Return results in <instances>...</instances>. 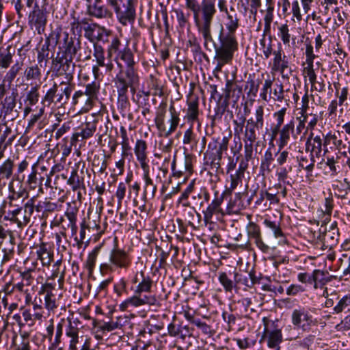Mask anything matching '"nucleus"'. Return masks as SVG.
Listing matches in <instances>:
<instances>
[{
  "label": "nucleus",
  "instance_id": "bf43d9fd",
  "mask_svg": "<svg viewBox=\"0 0 350 350\" xmlns=\"http://www.w3.org/2000/svg\"><path fill=\"white\" fill-rule=\"evenodd\" d=\"M100 251V247H96L88 256L85 265L88 269L92 272L95 267L98 254Z\"/></svg>",
  "mask_w": 350,
  "mask_h": 350
},
{
  "label": "nucleus",
  "instance_id": "f257e3e1",
  "mask_svg": "<svg viewBox=\"0 0 350 350\" xmlns=\"http://www.w3.org/2000/svg\"><path fill=\"white\" fill-rule=\"evenodd\" d=\"M217 7L221 12L226 14V20L224 25L227 32L223 34L221 30L219 36L220 45L216 49V55L213 58V63L216 64L213 70L215 76L221 72L225 65L232 63L234 53L238 49L235 32L239 27V18L234 8L230 7L228 11L226 0H218Z\"/></svg>",
  "mask_w": 350,
  "mask_h": 350
},
{
  "label": "nucleus",
  "instance_id": "7ed1b4c3",
  "mask_svg": "<svg viewBox=\"0 0 350 350\" xmlns=\"http://www.w3.org/2000/svg\"><path fill=\"white\" fill-rule=\"evenodd\" d=\"M109 7L113 10L118 21L124 26L133 25L136 18V2L135 0H106Z\"/></svg>",
  "mask_w": 350,
  "mask_h": 350
},
{
  "label": "nucleus",
  "instance_id": "a211bd4d",
  "mask_svg": "<svg viewBox=\"0 0 350 350\" xmlns=\"http://www.w3.org/2000/svg\"><path fill=\"white\" fill-rule=\"evenodd\" d=\"M248 237L254 240L256 245L264 253L269 251V247L265 244L262 239L260 226L254 222L250 221L246 227Z\"/></svg>",
  "mask_w": 350,
  "mask_h": 350
},
{
  "label": "nucleus",
  "instance_id": "9d476101",
  "mask_svg": "<svg viewBox=\"0 0 350 350\" xmlns=\"http://www.w3.org/2000/svg\"><path fill=\"white\" fill-rule=\"evenodd\" d=\"M99 88V84L96 81H93L85 85L84 92L82 90L76 91L72 98V105H77L79 104V97L86 96V99L84 100L85 106L83 109L85 111L90 109L93 106L94 100L97 98Z\"/></svg>",
  "mask_w": 350,
  "mask_h": 350
},
{
  "label": "nucleus",
  "instance_id": "603ef678",
  "mask_svg": "<svg viewBox=\"0 0 350 350\" xmlns=\"http://www.w3.org/2000/svg\"><path fill=\"white\" fill-rule=\"evenodd\" d=\"M34 201V198H32L29 200L25 205L23 215V224H25V226H26L30 221V217L33 212Z\"/></svg>",
  "mask_w": 350,
  "mask_h": 350
},
{
  "label": "nucleus",
  "instance_id": "7c9ffc66",
  "mask_svg": "<svg viewBox=\"0 0 350 350\" xmlns=\"http://www.w3.org/2000/svg\"><path fill=\"white\" fill-rule=\"evenodd\" d=\"M10 194L8 197L9 204L10 206H17L18 204L16 202H23L25 199L28 197V193L25 189L20 188L18 191H15L13 189L12 183L10 185Z\"/></svg>",
  "mask_w": 350,
  "mask_h": 350
},
{
  "label": "nucleus",
  "instance_id": "774afa93",
  "mask_svg": "<svg viewBox=\"0 0 350 350\" xmlns=\"http://www.w3.org/2000/svg\"><path fill=\"white\" fill-rule=\"evenodd\" d=\"M81 347L79 350H96L95 347L92 345V340L87 336L80 337Z\"/></svg>",
  "mask_w": 350,
  "mask_h": 350
},
{
  "label": "nucleus",
  "instance_id": "5fc2aeb1",
  "mask_svg": "<svg viewBox=\"0 0 350 350\" xmlns=\"http://www.w3.org/2000/svg\"><path fill=\"white\" fill-rule=\"evenodd\" d=\"M39 85H36L31 88L27 94L25 103L29 105H36L39 100L40 94L38 92Z\"/></svg>",
  "mask_w": 350,
  "mask_h": 350
},
{
  "label": "nucleus",
  "instance_id": "412c9836",
  "mask_svg": "<svg viewBox=\"0 0 350 350\" xmlns=\"http://www.w3.org/2000/svg\"><path fill=\"white\" fill-rule=\"evenodd\" d=\"M134 152L142 170L150 168L147 155V144L143 139L136 141Z\"/></svg>",
  "mask_w": 350,
  "mask_h": 350
},
{
  "label": "nucleus",
  "instance_id": "5701e85b",
  "mask_svg": "<svg viewBox=\"0 0 350 350\" xmlns=\"http://www.w3.org/2000/svg\"><path fill=\"white\" fill-rule=\"evenodd\" d=\"M328 272L321 269H314L311 273L312 284L315 289L323 288L332 280V276H328Z\"/></svg>",
  "mask_w": 350,
  "mask_h": 350
},
{
  "label": "nucleus",
  "instance_id": "864d4df0",
  "mask_svg": "<svg viewBox=\"0 0 350 350\" xmlns=\"http://www.w3.org/2000/svg\"><path fill=\"white\" fill-rule=\"evenodd\" d=\"M273 161V157L270 150H267L261 160L260 168L263 171L270 172L272 170L271 164Z\"/></svg>",
  "mask_w": 350,
  "mask_h": 350
},
{
  "label": "nucleus",
  "instance_id": "ea45409f",
  "mask_svg": "<svg viewBox=\"0 0 350 350\" xmlns=\"http://www.w3.org/2000/svg\"><path fill=\"white\" fill-rule=\"evenodd\" d=\"M170 112L171 115L170 119L169 120L170 126L167 130L165 129V136H169L173 133L176 131L180 122L179 115L176 112L174 105H171L170 107Z\"/></svg>",
  "mask_w": 350,
  "mask_h": 350
},
{
  "label": "nucleus",
  "instance_id": "de8ad7c7",
  "mask_svg": "<svg viewBox=\"0 0 350 350\" xmlns=\"http://www.w3.org/2000/svg\"><path fill=\"white\" fill-rule=\"evenodd\" d=\"M267 34L262 33V38L260 40V50L262 51L265 59H268L272 53V41L271 37L268 40L265 36Z\"/></svg>",
  "mask_w": 350,
  "mask_h": 350
},
{
  "label": "nucleus",
  "instance_id": "680f3d73",
  "mask_svg": "<svg viewBox=\"0 0 350 350\" xmlns=\"http://www.w3.org/2000/svg\"><path fill=\"white\" fill-rule=\"evenodd\" d=\"M278 31V36L283 43L288 45L291 40V34L289 33L288 26L286 24H283L279 27Z\"/></svg>",
  "mask_w": 350,
  "mask_h": 350
},
{
  "label": "nucleus",
  "instance_id": "e2e57ef3",
  "mask_svg": "<svg viewBox=\"0 0 350 350\" xmlns=\"http://www.w3.org/2000/svg\"><path fill=\"white\" fill-rule=\"evenodd\" d=\"M22 208L21 207H18L14 210H12V211H10V213H8V217L10 218V219L17 224V226L19 227V228H23V226H25V224H23V218H19L18 217V215L22 213Z\"/></svg>",
  "mask_w": 350,
  "mask_h": 350
},
{
  "label": "nucleus",
  "instance_id": "f704fd0d",
  "mask_svg": "<svg viewBox=\"0 0 350 350\" xmlns=\"http://www.w3.org/2000/svg\"><path fill=\"white\" fill-rule=\"evenodd\" d=\"M299 167L306 170L308 173L307 176H312V172L314 168L315 160L312 155H300L297 157Z\"/></svg>",
  "mask_w": 350,
  "mask_h": 350
},
{
  "label": "nucleus",
  "instance_id": "79ce46f5",
  "mask_svg": "<svg viewBox=\"0 0 350 350\" xmlns=\"http://www.w3.org/2000/svg\"><path fill=\"white\" fill-rule=\"evenodd\" d=\"M24 75L27 81H40L42 73L40 67L37 64H33L26 68Z\"/></svg>",
  "mask_w": 350,
  "mask_h": 350
},
{
  "label": "nucleus",
  "instance_id": "f03ea898",
  "mask_svg": "<svg viewBox=\"0 0 350 350\" xmlns=\"http://www.w3.org/2000/svg\"><path fill=\"white\" fill-rule=\"evenodd\" d=\"M218 0H201L199 3L196 0L189 8L193 13L196 26L211 25L213 18L217 13L216 6Z\"/></svg>",
  "mask_w": 350,
  "mask_h": 350
},
{
  "label": "nucleus",
  "instance_id": "4468645a",
  "mask_svg": "<svg viewBox=\"0 0 350 350\" xmlns=\"http://www.w3.org/2000/svg\"><path fill=\"white\" fill-rule=\"evenodd\" d=\"M96 131V121L85 122L79 126L77 131L75 132L71 138L72 144H76L79 141H83L92 137Z\"/></svg>",
  "mask_w": 350,
  "mask_h": 350
},
{
  "label": "nucleus",
  "instance_id": "20e7f679",
  "mask_svg": "<svg viewBox=\"0 0 350 350\" xmlns=\"http://www.w3.org/2000/svg\"><path fill=\"white\" fill-rule=\"evenodd\" d=\"M225 193L220 196L218 192L215 193V198L208 204L207 208L202 211L204 215V221L206 225H213L216 221H221L225 213L221 208L224 202Z\"/></svg>",
  "mask_w": 350,
  "mask_h": 350
},
{
  "label": "nucleus",
  "instance_id": "58836bf2",
  "mask_svg": "<svg viewBox=\"0 0 350 350\" xmlns=\"http://www.w3.org/2000/svg\"><path fill=\"white\" fill-rule=\"evenodd\" d=\"M36 262H33L31 267L25 268L23 271H18L20 277L21 278V280L25 282L24 284H26V286L31 285L34 280L35 273H36Z\"/></svg>",
  "mask_w": 350,
  "mask_h": 350
},
{
  "label": "nucleus",
  "instance_id": "0eeeda50",
  "mask_svg": "<svg viewBox=\"0 0 350 350\" xmlns=\"http://www.w3.org/2000/svg\"><path fill=\"white\" fill-rule=\"evenodd\" d=\"M117 64L120 68V72L116 75V85L118 94V103H129L127 96L128 88H132L133 85L137 83L138 81H135V77L131 73L129 74V72L128 73V79H126L122 72V65L118 62Z\"/></svg>",
  "mask_w": 350,
  "mask_h": 350
},
{
  "label": "nucleus",
  "instance_id": "1a4fd4ad",
  "mask_svg": "<svg viewBox=\"0 0 350 350\" xmlns=\"http://www.w3.org/2000/svg\"><path fill=\"white\" fill-rule=\"evenodd\" d=\"M73 58L58 51L56 57L52 60V66L56 72V75L74 76L75 64L73 62Z\"/></svg>",
  "mask_w": 350,
  "mask_h": 350
},
{
  "label": "nucleus",
  "instance_id": "72a5a7b5",
  "mask_svg": "<svg viewBox=\"0 0 350 350\" xmlns=\"http://www.w3.org/2000/svg\"><path fill=\"white\" fill-rule=\"evenodd\" d=\"M14 166V161L10 158L7 159L0 165V187L2 186L3 180H8L12 176Z\"/></svg>",
  "mask_w": 350,
  "mask_h": 350
},
{
  "label": "nucleus",
  "instance_id": "c85d7f7f",
  "mask_svg": "<svg viewBox=\"0 0 350 350\" xmlns=\"http://www.w3.org/2000/svg\"><path fill=\"white\" fill-rule=\"evenodd\" d=\"M143 170V178L144 180V195L145 197L153 198L157 191V186L153 183L152 178L150 176V168Z\"/></svg>",
  "mask_w": 350,
  "mask_h": 350
},
{
  "label": "nucleus",
  "instance_id": "3c124183",
  "mask_svg": "<svg viewBox=\"0 0 350 350\" xmlns=\"http://www.w3.org/2000/svg\"><path fill=\"white\" fill-rule=\"evenodd\" d=\"M22 316L25 323H27L29 325H33L35 323V320L42 319V312H36L33 314H31L29 310L25 309L22 312Z\"/></svg>",
  "mask_w": 350,
  "mask_h": 350
},
{
  "label": "nucleus",
  "instance_id": "69168bd1",
  "mask_svg": "<svg viewBox=\"0 0 350 350\" xmlns=\"http://www.w3.org/2000/svg\"><path fill=\"white\" fill-rule=\"evenodd\" d=\"M13 54L10 51L9 49H7L5 53H0V66L3 68H7L10 66L12 62Z\"/></svg>",
  "mask_w": 350,
  "mask_h": 350
},
{
  "label": "nucleus",
  "instance_id": "a878e982",
  "mask_svg": "<svg viewBox=\"0 0 350 350\" xmlns=\"http://www.w3.org/2000/svg\"><path fill=\"white\" fill-rule=\"evenodd\" d=\"M245 169L240 165L239 168L230 175V186L226 187V192L230 194L239 185H241L244 177Z\"/></svg>",
  "mask_w": 350,
  "mask_h": 350
},
{
  "label": "nucleus",
  "instance_id": "f3484780",
  "mask_svg": "<svg viewBox=\"0 0 350 350\" xmlns=\"http://www.w3.org/2000/svg\"><path fill=\"white\" fill-rule=\"evenodd\" d=\"M109 261L116 267L127 269L131 265V258L124 250L114 248L111 252Z\"/></svg>",
  "mask_w": 350,
  "mask_h": 350
},
{
  "label": "nucleus",
  "instance_id": "dca6fc26",
  "mask_svg": "<svg viewBox=\"0 0 350 350\" xmlns=\"http://www.w3.org/2000/svg\"><path fill=\"white\" fill-rule=\"evenodd\" d=\"M143 293H134L133 296L126 299V304H131V306L133 307H140L144 305L150 306H159V301L154 295L148 293L144 295Z\"/></svg>",
  "mask_w": 350,
  "mask_h": 350
},
{
  "label": "nucleus",
  "instance_id": "b1692460",
  "mask_svg": "<svg viewBox=\"0 0 350 350\" xmlns=\"http://www.w3.org/2000/svg\"><path fill=\"white\" fill-rule=\"evenodd\" d=\"M198 98L197 96H191L187 100L188 108L187 109V113L185 116V118L187 120V121L193 123L198 120Z\"/></svg>",
  "mask_w": 350,
  "mask_h": 350
},
{
  "label": "nucleus",
  "instance_id": "052dcab7",
  "mask_svg": "<svg viewBox=\"0 0 350 350\" xmlns=\"http://www.w3.org/2000/svg\"><path fill=\"white\" fill-rule=\"evenodd\" d=\"M349 306H350V295H347L339 300L338 304L334 308V311L336 314L340 313L346 309L349 311Z\"/></svg>",
  "mask_w": 350,
  "mask_h": 350
},
{
  "label": "nucleus",
  "instance_id": "8fccbe9b",
  "mask_svg": "<svg viewBox=\"0 0 350 350\" xmlns=\"http://www.w3.org/2000/svg\"><path fill=\"white\" fill-rule=\"evenodd\" d=\"M20 336V341L15 344V350H31L29 334L27 332H21Z\"/></svg>",
  "mask_w": 350,
  "mask_h": 350
},
{
  "label": "nucleus",
  "instance_id": "49530a36",
  "mask_svg": "<svg viewBox=\"0 0 350 350\" xmlns=\"http://www.w3.org/2000/svg\"><path fill=\"white\" fill-rule=\"evenodd\" d=\"M74 76H68L66 77V80L63 82H59L61 86V93L64 94L66 97H70V94L75 88V83L73 82Z\"/></svg>",
  "mask_w": 350,
  "mask_h": 350
},
{
  "label": "nucleus",
  "instance_id": "39448f33",
  "mask_svg": "<svg viewBox=\"0 0 350 350\" xmlns=\"http://www.w3.org/2000/svg\"><path fill=\"white\" fill-rule=\"evenodd\" d=\"M48 12L44 5L40 6L35 2L33 10L28 15V24L31 29H34L38 34H42L47 23Z\"/></svg>",
  "mask_w": 350,
  "mask_h": 350
},
{
  "label": "nucleus",
  "instance_id": "393cba45",
  "mask_svg": "<svg viewBox=\"0 0 350 350\" xmlns=\"http://www.w3.org/2000/svg\"><path fill=\"white\" fill-rule=\"evenodd\" d=\"M79 329H77L71 325L69 327H66L65 334L68 338L69 350H78L77 345L81 343V336H79Z\"/></svg>",
  "mask_w": 350,
  "mask_h": 350
},
{
  "label": "nucleus",
  "instance_id": "9b49d317",
  "mask_svg": "<svg viewBox=\"0 0 350 350\" xmlns=\"http://www.w3.org/2000/svg\"><path fill=\"white\" fill-rule=\"evenodd\" d=\"M291 317L292 324L304 332H309L311 327L314 325L312 316L304 307L299 306L295 308Z\"/></svg>",
  "mask_w": 350,
  "mask_h": 350
},
{
  "label": "nucleus",
  "instance_id": "2f4dec72",
  "mask_svg": "<svg viewBox=\"0 0 350 350\" xmlns=\"http://www.w3.org/2000/svg\"><path fill=\"white\" fill-rule=\"evenodd\" d=\"M306 64L307 66L304 68L303 72L305 77H308L312 90H315L319 92H322L324 90V85H321L320 88H318L316 85L317 83V75L314 72L313 63H306Z\"/></svg>",
  "mask_w": 350,
  "mask_h": 350
},
{
  "label": "nucleus",
  "instance_id": "a18cd8bd",
  "mask_svg": "<svg viewBox=\"0 0 350 350\" xmlns=\"http://www.w3.org/2000/svg\"><path fill=\"white\" fill-rule=\"evenodd\" d=\"M16 107V95L12 93L10 95L6 96L3 103L2 112L5 116L11 113Z\"/></svg>",
  "mask_w": 350,
  "mask_h": 350
},
{
  "label": "nucleus",
  "instance_id": "4c0bfd02",
  "mask_svg": "<svg viewBox=\"0 0 350 350\" xmlns=\"http://www.w3.org/2000/svg\"><path fill=\"white\" fill-rule=\"evenodd\" d=\"M67 183L71 186V188L74 191L85 187L83 177L79 175L78 171L76 169H74L71 172L70 176L68 178Z\"/></svg>",
  "mask_w": 350,
  "mask_h": 350
},
{
  "label": "nucleus",
  "instance_id": "cd10ccee",
  "mask_svg": "<svg viewBox=\"0 0 350 350\" xmlns=\"http://www.w3.org/2000/svg\"><path fill=\"white\" fill-rule=\"evenodd\" d=\"M36 255L44 267L49 266L53 257V254L48 250L46 244L44 243L36 247Z\"/></svg>",
  "mask_w": 350,
  "mask_h": 350
},
{
  "label": "nucleus",
  "instance_id": "aec40b11",
  "mask_svg": "<svg viewBox=\"0 0 350 350\" xmlns=\"http://www.w3.org/2000/svg\"><path fill=\"white\" fill-rule=\"evenodd\" d=\"M87 13L89 16L96 18H108L112 16V12L101 1L94 2L87 6Z\"/></svg>",
  "mask_w": 350,
  "mask_h": 350
},
{
  "label": "nucleus",
  "instance_id": "4be33fe9",
  "mask_svg": "<svg viewBox=\"0 0 350 350\" xmlns=\"http://www.w3.org/2000/svg\"><path fill=\"white\" fill-rule=\"evenodd\" d=\"M294 131L295 124L293 120L290 121L288 123L282 126L280 136L278 140V146L280 150L283 149L288 144L291 134L293 133Z\"/></svg>",
  "mask_w": 350,
  "mask_h": 350
},
{
  "label": "nucleus",
  "instance_id": "6ab92c4d",
  "mask_svg": "<svg viewBox=\"0 0 350 350\" xmlns=\"http://www.w3.org/2000/svg\"><path fill=\"white\" fill-rule=\"evenodd\" d=\"M120 58L121 60L124 61L127 66L126 71L123 72L126 79H128V73L129 72L133 74L135 77V81H138V76L134 69V65L135 64L133 59V54L129 48H125L122 51H120L116 57V59Z\"/></svg>",
  "mask_w": 350,
  "mask_h": 350
},
{
  "label": "nucleus",
  "instance_id": "09e8293b",
  "mask_svg": "<svg viewBox=\"0 0 350 350\" xmlns=\"http://www.w3.org/2000/svg\"><path fill=\"white\" fill-rule=\"evenodd\" d=\"M310 139H312L313 141L312 144V152L315 153L316 157H320L323 150L322 146H323L321 137L320 135H316L313 137V133L311 132L307 143H308Z\"/></svg>",
  "mask_w": 350,
  "mask_h": 350
},
{
  "label": "nucleus",
  "instance_id": "ddd939ff",
  "mask_svg": "<svg viewBox=\"0 0 350 350\" xmlns=\"http://www.w3.org/2000/svg\"><path fill=\"white\" fill-rule=\"evenodd\" d=\"M58 37L61 44L59 52L74 57L81 47L79 38L70 36L66 31L60 33Z\"/></svg>",
  "mask_w": 350,
  "mask_h": 350
},
{
  "label": "nucleus",
  "instance_id": "4d7b16f0",
  "mask_svg": "<svg viewBox=\"0 0 350 350\" xmlns=\"http://www.w3.org/2000/svg\"><path fill=\"white\" fill-rule=\"evenodd\" d=\"M273 19V7L268 6L264 16L265 26L263 29L264 34H268L271 31V24Z\"/></svg>",
  "mask_w": 350,
  "mask_h": 350
},
{
  "label": "nucleus",
  "instance_id": "e433bc0d",
  "mask_svg": "<svg viewBox=\"0 0 350 350\" xmlns=\"http://www.w3.org/2000/svg\"><path fill=\"white\" fill-rule=\"evenodd\" d=\"M338 237V230L332 226L330 229L325 232L323 235V240L324 243L327 244V247H332L337 244Z\"/></svg>",
  "mask_w": 350,
  "mask_h": 350
},
{
  "label": "nucleus",
  "instance_id": "c756f323",
  "mask_svg": "<svg viewBox=\"0 0 350 350\" xmlns=\"http://www.w3.org/2000/svg\"><path fill=\"white\" fill-rule=\"evenodd\" d=\"M44 177L40 176H37V172L35 165L32 167L31 172L29 174L27 180V184L30 189H35L38 188L39 193H43V182Z\"/></svg>",
  "mask_w": 350,
  "mask_h": 350
},
{
  "label": "nucleus",
  "instance_id": "f8f14e48",
  "mask_svg": "<svg viewBox=\"0 0 350 350\" xmlns=\"http://www.w3.org/2000/svg\"><path fill=\"white\" fill-rule=\"evenodd\" d=\"M262 321L265 326L263 338L267 341V346L272 350H280V344L282 341L281 329H270V326L273 325L274 323L266 317L262 319Z\"/></svg>",
  "mask_w": 350,
  "mask_h": 350
},
{
  "label": "nucleus",
  "instance_id": "0e129e2a",
  "mask_svg": "<svg viewBox=\"0 0 350 350\" xmlns=\"http://www.w3.org/2000/svg\"><path fill=\"white\" fill-rule=\"evenodd\" d=\"M176 18L178 27L180 29L183 30L187 26H190L189 21V14H185L183 11H176Z\"/></svg>",
  "mask_w": 350,
  "mask_h": 350
},
{
  "label": "nucleus",
  "instance_id": "6e6d98bb",
  "mask_svg": "<svg viewBox=\"0 0 350 350\" xmlns=\"http://www.w3.org/2000/svg\"><path fill=\"white\" fill-rule=\"evenodd\" d=\"M219 281L226 292H231L234 288H236L234 280H230L225 272L219 273Z\"/></svg>",
  "mask_w": 350,
  "mask_h": 350
},
{
  "label": "nucleus",
  "instance_id": "6e6552de",
  "mask_svg": "<svg viewBox=\"0 0 350 350\" xmlns=\"http://www.w3.org/2000/svg\"><path fill=\"white\" fill-rule=\"evenodd\" d=\"M262 129V127L260 126V125H258L254 122L253 118L247 120L243 138L245 157H252L253 144L258 138L259 131Z\"/></svg>",
  "mask_w": 350,
  "mask_h": 350
},
{
  "label": "nucleus",
  "instance_id": "13d9d810",
  "mask_svg": "<svg viewBox=\"0 0 350 350\" xmlns=\"http://www.w3.org/2000/svg\"><path fill=\"white\" fill-rule=\"evenodd\" d=\"M165 109H161L159 111L157 112L156 117L154 118V122L157 129L163 133H165Z\"/></svg>",
  "mask_w": 350,
  "mask_h": 350
},
{
  "label": "nucleus",
  "instance_id": "473e14b6",
  "mask_svg": "<svg viewBox=\"0 0 350 350\" xmlns=\"http://www.w3.org/2000/svg\"><path fill=\"white\" fill-rule=\"evenodd\" d=\"M200 33L202 34L204 39V47L208 50L211 51V49L208 47V44L212 43L215 50L219 46H216V44L214 42L211 34V25H198L196 26Z\"/></svg>",
  "mask_w": 350,
  "mask_h": 350
},
{
  "label": "nucleus",
  "instance_id": "c9c22d12",
  "mask_svg": "<svg viewBox=\"0 0 350 350\" xmlns=\"http://www.w3.org/2000/svg\"><path fill=\"white\" fill-rule=\"evenodd\" d=\"M78 209L76 207H70L65 213V216L68 220V227L70 228L72 236H76L78 227L77 226V214Z\"/></svg>",
  "mask_w": 350,
  "mask_h": 350
},
{
  "label": "nucleus",
  "instance_id": "a19ab883",
  "mask_svg": "<svg viewBox=\"0 0 350 350\" xmlns=\"http://www.w3.org/2000/svg\"><path fill=\"white\" fill-rule=\"evenodd\" d=\"M99 66L104 68L105 75L109 77H113L112 72L114 68V66L111 62V59H107L104 60L103 64H99L97 66H94L92 71L96 79L99 78Z\"/></svg>",
  "mask_w": 350,
  "mask_h": 350
},
{
  "label": "nucleus",
  "instance_id": "2eb2a0df",
  "mask_svg": "<svg viewBox=\"0 0 350 350\" xmlns=\"http://www.w3.org/2000/svg\"><path fill=\"white\" fill-rule=\"evenodd\" d=\"M133 284H137L134 293H150L153 284V281L149 275H145L144 272H137L131 280Z\"/></svg>",
  "mask_w": 350,
  "mask_h": 350
},
{
  "label": "nucleus",
  "instance_id": "423d86ee",
  "mask_svg": "<svg viewBox=\"0 0 350 350\" xmlns=\"http://www.w3.org/2000/svg\"><path fill=\"white\" fill-rule=\"evenodd\" d=\"M228 138L224 137L219 143L217 142L209 143L208 150L204 154V159L207 160L206 162L210 161L213 167L215 169L220 167L222 154L228 149Z\"/></svg>",
  "mask_w": 350,
  "mask_h": 350
},
{
  "label": "nucleus",
  "instance_id": "c03bdc74",
  "mask_svg": "<svg viewBox=\"0 0 350 350\" xmlns=\"http://www.w3.org/2000/svg\"><path fill=\"white\" fill-rule=\"evenodd\" d=\"M271 69L273 71L280 72L282 77L284 79H288L289 75L291 74V68H289L287 57L275 66H272Z\"/></svg>",
  "mask_w": 350,
  "mask_h": 350
},
{
  "label": "nucleus",
  "instance_id": "338daca9",
  "mask_svg": "<svg viewBox=\"0 0 350 350\" xmlns=\"http://www.w3.org/2000/svg\"><path fill=\"white\" fill-rule=\"evenodd\" d=\"M126 191V183L121 182L118 184L117 191L116 192V196L118 198V208H120L122 206V202L125 197Z\"/></svg>",
  "mask_w": 350,
  "mask_h": 350
},
{
  "label": "nucleus",
  "instance_id": "bb28decb",
  "mask_svg": "<svg viewBox=\"0 0 350 350\" xmlns=\"http://www.w3.org/2000/svg\"><path fill=\"white\" fill-rule=\"evenodd\" d=\"M57 273H53L51 277H49L46 282L43 284L40 290V292L44 291H57V288L62 289L64 286V276L61 275L59 277L57 282L55 281V278L57 277Z\"/></svg>",
  "mask_w": 350,
  "mask_h": 350
},
{
  "label": "nucleus",
  "instance_id": "37998d69",
  "mask_svg": "<svg viewBox=\"0 0 350 350\" xmlns=\"http://www.w3.org/2000/svg\"><path fill=\"white\" fill-rule=\"evenodd\" d=\"M264 224L265 226L271 229L274 234V237L277 239L281 238V241L283 243H286V239L284 238V235L283 232L282 231L281 227L280 226V224L276 221H273L269 219H265L264 220Z\"/></svg>",
  "mask_w": 350,
  "mask_h": 350
}]
</instances>
